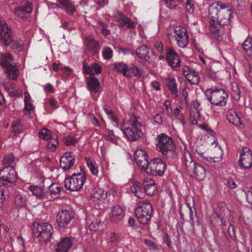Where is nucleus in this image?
Listing matches in <instances>:
<instances>
[{
    "label": "nucleus",
    "mask_w": 252,
    "mask_h": 252,
    "mask_svg": "<svg viewBox=\"0 0 252 252\" xmlns=\"http://www.w3.org/2000/svg\"><path fill=\"white\" fill-rule=\"evenodd\" d=\"M113 70L122 74L124 76L127 75L126 69H127L126 64L123 62L115 63H113Z\"/></svg>",
    "instance_id": "f704fd0d"
},
{
    "label": "nucleus",
    "mask_w": 252,
    "mask_h": 252,
    "mask_svg": "<svg viewBox=\"0 0 252 252\" xmlns=\"http://www.w3.org/2000/svg\"><path fill=\"white\" fill-rule=\"evenodd\" d=\"M14 160H15V157H14L13 154L12 153H11V154H9L8 155L6 156L2 160V162H3V164H4V165H6V164L10 165L14 162Z\"/></svg>",
    "instance_id": "864d4df0"
},
{
    "label": "nucleus",
    "mask_w": 252,
    "mask_h": 252,
    "mask_svg": "<svg viewBox=\"0 0 252 252\" xmlns=\"http://www.w3.org/2000/svg\"><path fill=\"white\" fill-rule=\"evenodd\" d=\"M29 190L32 192V194L40 199L47 198V195L44 189L41 187L36 186H30L29 187Z\"/></svg>",
    "instance_id": "c756f323"
},
{
    "label": "nucleus",
    "mask_w": 252,
    "mask_h": 252,
    "mask_svg": "<svg viewBox=\"0 0 252 252\" xmlns=\"http://www.w3.org/2000/svg\"><path fill=\"white\" fill-rule=\"evenodd\" d=\"M91 198L94 201H98V203H102L107 198V193L99 188H94L91 193Z\"/></svg>",
    "instance_id": "4be33fe9"
},
{
    "label": "nucleus",
    "mask_w": 252,
    "mask_h": 252,
    "mask_svg": "<svg viewBox=\"0 0 252 252\" xmlns=\"http://www.w3.org/2000/svg\"><path fill=\"white\" fill-rule=\"evenodd\" d=\"M240 94L241 91L240 89L239 88L238 85L235 84V85L232 86L231 94L235 100L238 101L240 98Z\"/></svg>",
    "instance_id": "c03bdc74"
},
{
    "label": "nucleus",
    "mask_w": 252,
    "mask_h": 252,
    "mask_svg": "<svg viewBox=\"0 0 252 252\" xmlns=\"http://www.w3.org/2000/svg\"><path fill=\"white\" fill-rule=\"evenodd\" d=\"M17 179L16 171L13 166L7 165L0 170V186L13 184Z\"/></svg>",
    "instance_id": "9b49d317"
},
{
    "label": "nucleus",
    "mask_w": 252,
    "mask_h": 252,
    "mask_svg": "<svg viewBox=\"0 0 252 252\" xmlns=\"http://www.w3.org/2000/svg\"><path fill=\"white\" fill-rule=\"evenodd\" d=\"M204 75L209 78L215 79L216 78V73L211 68H206L203 71Z\"/></svg>",
    "instance_id": "3c124183"
},
{
    "label": "nucleus",
    "mask_w": 252,
    "mask_h": 252,
    "mask_svg": "<svg viewBox=\"0 0 252 252\" xmlns=\"http://www.w3.org/2000/svg\"><path fill=\"white\" fill-rule=\"evenodd\" d=\"M165 163L160 158H155L152 159L146 167L145 172L149 175L162 176L166 169Z\"/></svg>",
    "instance_id": "9d476101"
},
{
    "label": "nucleus",
    "mask_w": 252,
    "mask_h": 252,
    "mask_svg": "<svg viewBox=\"0 0 252 252\" xmlns=\"http://www.w3.org/2000/svg\"><path fill=\"white\" fill-rule=\"evenodd\" d=\"M72 153L65 152L60 159V166L64 170L70 169L75 163V158L72 156Z\"/></svg>",
    "instance_id": "6ab92c4d"
},
{
    "label": "nucleus",
    "mask_w": 252,
    "mask_h": 252,
    "mask_svg": "<svg viewBox=\"0 0 252 252\" xmlns=\"http://www.w3.org/2000/svg\"><path fill=\"white\" fill-rule=\"evenodd\" d=\"M210 221L214 226H220L225 224V219L222 216L213 212L210 217Z\"/></svg>",
    "instance_id": "473e14b6"
},
{
    "label": "nucleus",
    "mask_w": 252,
    "mask_h": 252,
    "mask_svg": "<svg viewBox=\"0 0 252 252\" xmlns=\"http://www.w3.org/2000/svg\"><path fill=\"white\" fill-rule=\"evenodd\" d=\"M213 212L222 216L224 219L225 217H228L227 216L230 214V210L223 202L218 203Z\"/></svg>",
    "instance_id": "cd10ccee"
},
{
    "label": "nucleus",
    "mask_w": 252,
    "mask_h": 252,
    "mask_svg": "<svg viewBox=\"0 0 252 252\" xmlns=\"http://www.w3.org/2000/svg\"><path fill=\"white\" fill-rule=\"evenodd\" d=\"M135 54L139 59L145 62H149L152 58L153 60L157 58L153 49L145 45H142L137 48Z\"/></svg>",
    "instance_id": "2eb2a0df"
},
{
    "label": "nucleus",
    "mask_w": 252,
    "mask_h": 252,
    "mask_svg": "<svg viewBox=\"0 0 252 252\" xmlns=\"http://www.w3.org/2000/svg\"><path fill=\"white\" fill-rule=\"evenodd\" d=\"M167 86L171 94L175 98H177L178 90L176 79L174 78H168L167 81Z\"/></svg>",
    "instance_id": "2f4dec72"
},
{
    "label": "nucleus",
    "mask_w": 252,
    "mask_h": 252,
    "mask_svg": "<svg viewBox=\"0 0 252 252\" xmlns=\"http://www.w3.org/2000/svg\"><path fill=\"white\" fill-rule=\"evenodd\" d=\"M186 79L190 84L197 85L200 80L199 73L193 70Z\"/></svg>",
    "instance_id": "4c0bfd02"
},
{
    "label": "nucleus",
    "mask_w": 252,
    "mask_h": 252,
    "mask_svg": "<svg viewBox=\"0 0 252 252\" xmlns=\"http://www.w3.org/2000/svg\"><path fill=\"white\" fill-rule=\"evenodd\" d=\"M174 37L178 45L181 48L186 47L189 43L188 36L186 32V30L181 27H177L174 30Z\"/></svg>",
    "instance_id": "a211bd4d"
},
{
    "label": "nucleus",
    "mask_w": 252,
    "mask_h": 252,
    "mask_svg": "<svg viewBox=\"0 0 252 252\" xmlns=\"http://www.w3.org/2000/svg\"><path fill=\"white\" fill-rule=\"evenodd\" d=\"M148 156L146 152L142 149L137 148L134 154V158L137 165L142 170H146L149 162L148 160Z\"/></svg>",
    "instance_id": "f3484780"
},
{
    "label": "nucleus",
    "mask_w": 252,
    "mask_h": 252,
    "mask_svg": "<svg viewBox=\"0 0 252 252\" xmlns=\"http://www.w3.org/2000/svg\"><path fill=\"white\" fill-rule=\"evenodd\" d=\"M83 69L86 74L92 76H94L93 71V63L91 65H89L87 63L84 61L83 64Z\"/></svg>",
    "instance_id": "09e8293b"
},
{
    "label": "nucleus",
    "mask_w": 252,
    "mask_h": 252,
    "mask_svg": "<svg viewBox=\"0 0 252 252\" xmlns=\"http://www.w3.org/2000/svg\"><path fill=\"white\" fill-rule=\"evenodd\" d=\"M112 51L109 47L105 48L102 51V55L106 60H109L112 57Z\"/></svg>",
    "instance_id": "5fc2aeb1"
},
{
    "label": "nucleus",
    "mask_w": 252,
    "mask_h": 252,
    "mask_svg": "<svg viewBox=\"0 0 252 252\" xmlns=\"http://www.w3.org/2000/svg\"><path fill=\"white\" fill-rule=\"evenodd\" d=\"M127 69H126V74L125 75L126 77L130 78L132 76L137 77H141L143 75V70L140 69L137 66H135L133 63H130L129 65L127 66Z\"/></svg>",
    "instance_id": "c85d7f7f"
},
{
    "label": "nucleus",
    "mask_w": 252,
    "mask_h": 252,
    "mask_svg": "<svg viewBox=\"0 0 252 252\" xmlns=\"http://www.w3.org/2000/svg\"><path fill=\"white\" fill-rule=\"evenodd\" d=\"M76 143V140L71 136H68L65 138V144L67 146L74 145Z\"/></svg>",
    "instance_id": "0e129e2a"
},
{
    "label": "nucleus",
    "mask_w": 252,
    "mask_h": 252,
    "mask_svg": "<svg viewBox=\"0 0 252 252\" xmlns=\"http://www.w3.org/2000/svg\"><path fill=\"white\" fill-rule=\"evenodd\" d=\"M39 136L40 138H42L43 139L46 140H48L53 137L51 136V131L46 128H43L40 130L39 132Z\"/></svg>",
    "instance_id": "a18cd8bd"
},
{
    "label": "nucleus",
    "mask_w": 252,
    "mask_h": 252,
    "mask_svg": "<svg viewBox=\"0 0 252 252\" xmlns=\"http://www.w3.org/2000/svg\"><path fill=\"white\" fill-rule=\"evenodd\" d=\"M62 188V187L57 183L52 184L49 187V191L51 196L57 198L60 195Z\"/></svg>",
    "instance_id": "c9c22d12"
},
{
    "label": "nucleus",
    "mask_w": 252,
    "mask_h": 252,
    "mask_svg": "<svg viewBox=\"0 0 252 252\" xmlns=\"http://www.w3.org/2000/svg\"><path fill=\"white\" fill-rule=\"evenodd\" d=\"M230 15L231 12L230 9L227 10L226 11L223 10L221 16L219 18L217 22L216 25H215V26L218 28L217 37L219 36V34L222 27L229 24Z\"/></svg>",
    "instance_id": "aec40b11"
},
{
    "label": "nucleus",
    "mask_w": 252,
    "mask_h": 252,
    "mask_svg": "<svg viewBox=\"0 0 252 252\" xmlns=\"http://www.w3.org/2000/svg\"><path fill=\"white\" fill-rule=\"evenodd\" d=\"M154 123L160 125L162 124V118L159 114H156L153 118Z\"/></svg>",
    "instance_id": "774afa93"
},
{
    "label": "nucleus",
    "mask_w": 252,
    "mask_h": 252,
    "mask_svg": "<svg viewBox=\"0 0 252 252\" xmlns=\"http://www.w3.org/2000/svg\"><path fill=\"white\" fill-rule=\"evenodd\" d=\"M72 241L68 237L63 238L57 244L56 248V252H67L69 249L72 245Z\"/></svg>",
    "instance_id": "b1692460"
},
{
    "label": "nucleus",
    "mask_w": 252,
    "mask_h": 252,
    "mask_svg": "<svg viewBox=\"0 0 252 252\" xmlns=\"http://www.w3.org/2000/svg\"><path fill=\"white\" fill-rule=\"evenodd\" d=\"M184 164L187 174L192 178L199 181L205 178L206 170L204 167L194 161L189 153H185Z\"/></svg>",
    "instance_id": "f03ea898"
},
{
    "label": "nucleus",
    "mask_w": 252,
    "mask_h": 252,
    "mask_svg": "<svg viewBox=\"0 0 252 252\" xmlns=\"http://www.w3.org/2000/svg\"><path fill=\"white\" fill-rule=\"evenodd\" d=\"M120 17L117 21L120 28L126 27L127 29H133L135 27V22L131 21L128 17L125 16L122 13L119 14Z\"/></svg>",
    "instance_id": "a878e982"
},
{
    "label": "nucleus",
    "mask_w": 252,
    "mask_h": 252,
    "mask_svg": "<svg viewBox=\"0 0 252 252\" xmlns=\"http://www.w3.org/2000/svg\"><path fill=\"white\" fill-rule=\"evenodd\" d=\"M19 10L27 14H30L32 12V4L31 2L23 1L19 7H17Z\"/></svg>",
    "instance_id": "58836bf2"
},
{
    "label": "nucleus",
    "mask_w": 252,
    "mask_h": 252,
    "mask_svg": "<svg viewBox=\"0 0 252 252\" xmlns=\"http://www.w3.org/2000/svg\"><path fill=\"white\" fill-rule=\"evenodd\" d=\"M74 213L72 210H63L60 211L56 217V221L60 228H66L73 219Z\"/></svg>",
    "instance_id": "ddd939ff"
},
{
    "label": "nucleus",
    "mask_w": 252,
    "mask_h": 252,
    "mask_svg": "<svg viewBox=\"0 0 252 252\" xmlns=\"http://www.w3.org/2000/svg\"><path fill=\"white\" fill-rule=\"evenodd\" d=\"M166 6L170 9H175L177 6V3H180L179 0H163Z\"/></svg>",
    "instance_id": "49530a36"
},
{
    "label": "nucleus",
    "mask_w": 252,
    "mask_h": 252,
    "mask_svg": "<svg viewBox=\"0 0 252 252\" xmlns=\"http://www.w3.org/2000/svg\"><path fill=\"white\" fill-rule=\"evenodd\" d=\"M32 229L33 236L38 238L39 241L47 243L51 240L53 228L51 225L49 223L33 222Z\"/></svg>",
    "instance_id": "6e6552de"
},
{
    "label": "nucleus",
    "mask_w": 252,
    "mask_h": 252,
    "mask_svg": "<svg viewBox=\"0 0 252 252\" xmlns=\"http://www.w3.org/2000/svg\"><path fill=\"white\" fill-rule=\"evenodd\" d=\"M131 191L134 194L136 193L141 190H145V192L150 195H153V192H148L147 187L146 186H143L141 182L135 181L133 183V185L131 187Z\"/></svg>",
    "instance_id": "7c9ffc66"
},
{
    "label": "nucleus",
    "mask_w": 252,
    "mask_h": 252,
    "mask_svg": "<svg viewBox=\"0 0 252 252\" xmlns=\"http://www.w3.org/2000/svg\"><path fill=\"white\" fill-rule=\"evenodd\" d=\"M9 195V192L7 189H0V209L2 208L4 202L7 199Z\"/></svg>",
    "instance_id": "79ce46f5"
},
{
    "label": "nucleus",
    "mask_w": 252,
    "mask_h": 252,
    "mask_svg": "<svg viewBox=\"0 0 252 252\" xmlns=\"http://www.w3.org/2000/svg\"><path fill=\"white\" fill-rule=\"evenodd\" d=\"M47 148L50 152H54L59 145L57 137H52L47 140Z\"/></svg>",
    "instance_id": "ea45409f"
},
{
    "label": "nucleus",
    "mask_w": 252,
    "mask_h": 252,
    "mask_svg": "<svg viewBox=\"0 0 252 252\" xmlns=\"http://www.w3.org/2000/svg\"><path fill=\"white\" fill-rule=\"evenodd\" d=\"M204 94L207 99L212 105L221 107L225 106L228 94L223 89H208L205 92Z\"/></svg>",
    "instance_id": "20e7f679"
},
{
    "label": "nucleus",
    "mask_w": 252,
    "mask_h": 252,
    "mask_svg": "<svg viewBox=\"0 0 252 252\" xmlns=\"http://www.w3.org/2000/svg\"><path fill=\"white\" fill-rule=\"evenodd\" d=\"M34 109V107L31 103L29 102H25L24 110L28 112L29 115H31V112L33 111Z\"/></svg>",
    "instance_id": "052dcab7"
},
{
    "label": "nucleus",
    "mask_w": 252,
    "mask_h": 252,
    "mask_svg": "<svg viewBox=\"0 0 252 252\" xmlns=\"http://www.w3.org/2000/svg\"><path fill=\"white\" fill-rule=\"evenodd\" d=\"M44 90L47 93H54L55 92L53 86L50 83H47L44 86Z\"/></svg>",
    "instance_id": "338daca9"
},
{
    "label": "nucleus",
    "mask_w": 252,
    "mask_h": 252,
    "mask_svg": "<svg viewBox=\"0 0 252 252\" xmlns=\"http://www.w3.org/2000/svg\"><path fill=\"white\" fill-rule=\"evenodd\" d=\"M109 241L112 243H116L119 241V235L118 234L113 232L111 233L109 235Z\"/></svg>",
    "instance_id": "13d9d810"
},
{
    "label": "nucleus",
    "mask_w": 252,
    "mask_h": 252,
    "mask_svg": "<svg viewBox=\"0 0 252 252\" xmlns=\"http://www.w3.org/2000/svg\"><path fill=\"white\" fill-rule=\"evenodd\" d=\"M85 40L89 51L93 55L97 54L100 50L99 42L94 38L87 37Z\"/></svg>",
    "instance_id": "bb28decb"
},
{
    "label": "nucleus",
    "mask_w": 252,
    "mask_h": 252,
    "mask_svg": "<svg viewBox=\"0 0 252 252\" xmlns=\"http://www.w3.org/2000/svg\"><path fill=\"white\" fill-rule=\"evenodd\" d=\"M194 69L190 68L188 66H184L182 68V72L183 75L187 78L188 76L192 72Z\"/></svg>",
    "instance_id": "e2e57ef3"
},
{
    "label": "nucleus",
    "mask_w": 252,
    "mask_h": 252,
    "mask_svg": "<svg viewBox=\"0 0 252 252\" xmlns=\"http://www.w3.org/2000/svg\"><path fill=\"white\" fill-rule=\"evenodd\" d=\"M191 117L190 119L192 120V122L193 124H197V120L200 119V113L199 110H197L195 112H193L192 111L190 112Z\"/></svg>",
    "instance_id": "603ef678"
},
{
    "label": "nucleus",
    "mask_w": 252,
    "mask_h": 252,
    "mask_svg": "<svg viewBox=\"0 0 252 252\" xmlns=\"http://www.w3.org/2000/svg\"><path fill=\"white\" fill-rule=\"evenodd\" d=\"M166 59L168 64L174 70H178L181 66L180 58L177 53L172 48H166Z\"/></svg>",
    "instance_id": "dca6fc26"
},
{
    "label": "nucleus",
    "mask_w": 252,
    "mask_h": 252,
    "mask_svg": "<svg viewBox=\"0 0 252 252\" xmlns=\"http://www.w3.org/2000/svg\"><path fill=\"white\" fill-rule=\"evenodd\" d=\"M85 160L87 166L90 169L91 173L94 175H97L98 170L97 169L98 166L95 161L94 159L88 157L85 158Z\"/></svg>",
    "instance_id": "72a5a7b5"
},
{
    "label": "nucleus",
    "mask_w": 252,
    "mask_h": 252,
    "mask_svg": "<svg viewBox=\"0 0 252 252\" xmlns=\"http://www.w3.org/2000/svg\"><path fill=\"white\" fill-rule=\"evenodd\" d=\"M154 47L160 53H163L164 52V49L163 48L162 44L161 42H157L155 43Z\"/></svg>",
    "instance_id": "69168bd1"
},
{
    "label": "nucleus",
    "mask_w": 252,
    "mask_h": 252,
    "mask_svg": "<svg viewBox=\"0 0 252 252\" xmlns=\"http://www.w3.org/2000/svg\"><path fill=\"white\" fill-rule=\"evenodd\" d=\"M163 242H164L165 243V244L167 245V246L169 248H171V239H170V238L169 235L167 233H165L164 234V236L163 237Z\"/></svg>",
    "instance_id": "680f3d73"
},
{
    "label": "nucleus",
    "mask_w": 252,
    "mask_h": 252,
    "mask_svg": "<svg viewBox=\"0 0 252 252\" xmlns=\"http://www.w3.org/2000/svg\"><path fill=\"white\" fill-rule=\"evenodd\" d=\"M0 42L5 47L10 46L13 49L20 51L23 50V42L19 38L15 39L10 26L0 18Z\"/></svg>",
    "instance_id": "f257e3e1"
},
{
    "label": "nucleus",
    "mask_w": 252,
    "mask_h": 252,
    "mask_svg": "<svg viewBox=\"0 0 252 252\" xmlns=\"http://www.w3.org/2000/svg\"><path fill=\"white\" fill-rule=\"evenodd\" d=\"M86 84L88 90L91 92L96 94L100 89V83L98 80L94 76L88 77Z\"/></svg>",
    "instance_id": "5701e85b"
},
{
    "label": "nucleus",
    "mask_w": 252,
    "mask_h": 252,
    "mask_svg": "<svg viewBox=\"0 0 252 252\" xmlns=\"http://www.w3.org/2000/svg\"><path fill=\"white\" fill-rule=\"evenodd\" d=\"M144 243L147 245L149 249L154 251H158L157 245L152 241L148 239H144Z\"/></svg>",
    "instance_id": "8fccbe9b"
},
{
    "label": "nucleus",
    "mask_w": 252,
    "mask_h": 252,
    "mask_svg": "<svg viewBox=\"0 0 252 252\" xmlns=\"http://www.w3.org/2000/svg\"><path fill=\"white\" fill-rule=\"evenodd\" d=\"M86 180V174L83 169L81 168L79 173H74L71 176L68 175L66 177L64 187L70 191H78L82 188Z\"/></svg>",
    "instance_id": "423d86ee"
},
{
    "label": "nucleus",
    "mask_w": 252,
    "mask_h": 252,
    "mask_svg": "<svg viewBox=\"0 0 252 252\" xmlns=\"http://www.w3.org/2000/svg\"><path fill=\"white\" fill-rule=\"evenodd\" d=\"M124 217V211L120 206H115L111 208V213L109 216L111 221L117 223L121 220Z\"/></svg>",
    "instance_id": "412c9836"
},
{
    "label": "nucleus",
    "mask_w": 252,
    "mask_h": 252,
    "mask_svg": "<svg viewBox=\"0 0 252 252\" xmlns=\"http://www.w3.org/2000/svg\"><path fill=\"white\" fill-rule=\"evenodd\" d=\"M223 10H219L218 7L216 6H210L208 9V18L210 19V32L213 33V35L217 37L218 28L216 27V23L218 19L221 16Z\"/></svg>",
    "instance_id": "f8f14e48"
},
{
    "label": "nucleus",
    "mask_w": 252,
    "mask_h": 252,
    "mask_svg": "<svg viewBox=\"0 0 252 252\" xmlns=\"http://www.w3.org/2000/svg\"><path fill=\"white\" fill-rule=\"evenodd\" d=\"M238 163L241 168L248 169L252 166V152L248 147H243Z\"/></svg>",
    "instance_id": "4468645a"
},
{
    "label": "nucleus",
    "mask_w": 252,
    "mask_h": 252,
    "mask_svg": "<svg viewBox=\"0 0 252 252\" xmlns=\"http://www.w3.org/2000/svg\"><path fill=\"white\" fill-rule=\"evenodd\" d=\"M226 118L230 123L235 126H238L242 124L239 114L234 110H229L226 113Z\"/></svg>",
    "instance_id": "393cba45"
},
{
    "label": "nucleus",
    "mask_w": 252,
    "mask_h": 252,
    "mask_svg": "<svg viewBox=\"0 0 252 252\" xmlns=\"http://www.w3.org/2000/svg\"><path fill=\"white\" fill-rule=\"evenodd\" d=\"M129 125L122 130L130 141H135L143 135L141 124L138 121V118L133 115L129 120Z\"/></svg>",
    "instance_id": "39448f33"
},
{
    "label": "nucleus",
    "mask_w": 252,
    "mask_h": 252,
    "mask_svg": "<svg viewBox=\"0 0 252 252\" xmlns=\"http://www.w3.org/2000/svg\"><path fill=\"white\" fill-rule=\"evenodd\" d=\"M134 213L139 222L145 224L150 220L153 214L152 206L148 202H139L136 204Z\"/></svg>",
    "instance_id": "1a4fd4ad"
},
{
    "label": "nucleus",
    "mask_w": 252,
    "mask_h": 252,
    "mask_svg": "<svg viewBox=\"0 0 252 252\" xmlns=\"http://www.w3.org/2000/svg\"><path fill=\"white\" fill-rule=\"evenodd\" d=\"M104 224L98 220H94L90 224L89 228L91 231H99L103 229Z\"/></svg>",
    "instance_id": "a19ab883"
},
{
    "label": "nucleus",
    "mask_w": 252,
    "mask_h": 252,
    "mask_svg": "<svg viewBox=\"0 0 252 252\" xmlns=\"http://www.w3.org/2000/svg\"><path fill=\"white\" fill-rule=\"evenodd\" d=\"M0 66L10 79H17L19 71L16 68L14 60L10 53H6L0 55Z\"/></svg>",
    "instance_id": "0eeeda50"
},
{
    "label": "nucleus",
    "mask_w": 252,
    "mask_h": 252,
    "mask_svg": "<svg viewBox=\"0 0 252 252\" xmlns=\"http://www.w3.org/2000/svg\"><path fill=\"white\" fill-rule=\"evenodd\" d=\"M13 131L15 133H20L23 132V127L20 120H18L13 124Z\"/></svg>",
    "instance_id": "de8ad7c7"
},
{
    "label": "nucleus",
    "mask_w": 252,
    "mask_h": 252,
    "mask_svg": "<svg viewBox=\"0 0 252 252\" xmlns=\"http://www.w3.org/2000/svg\"><path fill=\"white\" fill-rule=\"evenodd\" d=\"M186 9L189 14H191L193 12L194 5L193 3L191 2L190 0H187L186 2Z\"/></svg>",
    "instance_id": "6e6d98bb"
},
{
    "label": "nucleus",
    "mask_w": 252,
    "mask_h": 252,
    "mask_svg": "<svg viewBox=\"0 0 252 252\" xmlns=\"http://www.w3.org/2000/svg\"><path fill=\"white\" fill-rule=\"evenodd\" d=\"M157 139L158 141L157 146L158 151L160 152L167 158L170 157L174 158L176 157L175 145L173 140L170 137L164 133H161L158 135Z\"/></svg>",
    "instance_id": "7ed1b4c3"
},
{
    "label": "nucleus",
    "mask_w": 252,
    "mask_h": 252,
    "mask_svg": "<svg viewBox=\"0 0 252 252\" xmlns=\"http://www.w3.org/2000/svg\"><path fill=\"white\" fill-rule=\"evenodd\" d=\"M59 2L64 6L65 10L66 13L73 14L75 11V9L73 7V5L72 4L70 0H58Z\"/></svg>",
    "instance_id": "e433bc0d"
},
{
    "label": "nucleus",
    "mask_w": 252,
    "mask_h": 252,
    "mask_svg": "<svg viewBox=\"0 0 252 252\" xmlns=\"http://www.w3.org/2000/svg\"><path fill=\"white\" fill-rule=\"evenodd\" d=\"M227 233L232 239L235 238V232L234 227L233 225L230 224L227 228Z\"/></svg>",
    "instance_id": "bf43d9fd"
},
{
    "label": "nucleus",
    "mask_w": 252,
    "mask_h": 252,
    "mask_svg": "<svg viewBox=\"0 0 252 252\" xmlns=\"http://www.w3.org/2000/svg\"><path fill=\"white\" fill-rule=\"evenodd\" d=\"M154 181L150 179H144V183L143 184V186H146L147 187L148 190L149 189H152L153 190L155 189L154 187Z\"/></svg>",
    "instance_id": "4d7b16f0"
},
{
    "label": "nucleus",
    "mask_w": 252,
    "mask_h": 252,
    "mask_svg": "<svg viewBox=\"0 0 252 252\" xmlns=\"http://www.w3.org/2000/svg\"><path fill=\"white\" fill-rule=\"evenodd\" d=\"M14 204L18 207H24L26 206V198L21 194H17L15 197Z\"/></svg>",
    "instance_id": "37998d69"
}]
</instances>
